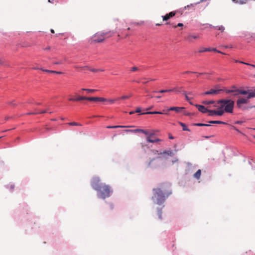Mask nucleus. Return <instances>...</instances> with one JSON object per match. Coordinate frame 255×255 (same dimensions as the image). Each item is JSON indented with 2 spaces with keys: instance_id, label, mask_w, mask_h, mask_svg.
Instances as JSON below:
<instances>
[{
  "instance_id": "42",
  "label": "nucleus",
  "mask_w": 255,
  "mask_h": 255,
  "mask_svg": "<svg viewBox=\"0 0 255 255\" xmlns=\"http://www.w3.org/2000/svg\"><path fill=\"white\" fill-rule=\"evenodd\" d=\"M183 26V23H179L177 25H173V27L174 28H176L177 27H182Z\"/></svg>"
},
{
  "instance_id": "18",
  "label": "nucleus",
  "mask_w": 255,
  "mask_h": 255,
  "mask_svg": "<svg viewBox=\"0 0 255 255\" xmlns=\"http://www.w3.org/2000/svg\"><path fill=\"white\" fill-rule=\"evenodd\" d=\"M252 91H250L249 90L246 91V90H243L238 89L237 92H238L240 94V95H245L248 94V96L249 95V93H250Z\"/></svg>"
},
{
  "instance_id": "24",
  "label": "nucleus",
  "mask_w": 255,
  "mask_h": 255,
  "mask_svg": "<svg viewBox=\"0 0 255 255\" xmlns=\"http://www.w3.org/2000/svg\"><path fill=\"white\" fill-rule=\"evenodd\" d=\"M226 93L227 94H230V93H234V92H237L238 91V89H226L225 90Z\"/></svg>"
},
{
  "instance_id": "45",
  "label": "nucleus",
  "mask_w": 255,
  "mask_h": 255,
  "mask_svg": "<svg viewBox=\"0 0 255 255\" xmlns=\"http://www.w3.org/2000/svg\"><path fill=\"white\" fill-rule=\"evenodd\" d=\"M139 69L137 67H133L131 68V71L132 72H134V71H137Z\"/></svg>"
},
{
  "instance_id": "37",
  "label": "nucleus",
  "mask_w": 255,
  "mask_h": 255,
  "mask_svg": "<svg viewBox=\"0 0 255 255\" xmlns=\"http://www.w3.org/2000/svg\"><path fill=\"white\" fill-rule=\"evenodd\" d=\"M214 103L215 102L214 101H205L203 102V103L205 105L214 104Z\"/></svg>"
},
{
  "instance_id": "59",
  "label": "nucleus",
  "mask_w": 255,
  "mask_h": 255,
  "mask_svg": "<svg viewBox=\"0 0 255 255\" xmlns=\"http://www.w3.org/2000/svg\"><path fill=\"white\" fill-rule=\"evenodd\" d=\"M231 89H238L236 86H233L231 87Z\"/></svg>"
},
{
  "instance_id": "38",
  "label": "nucleus",
  "mask_w": 255,
  "mask_h": 255,
  "mask_svg": "<svg viewBox=\"0 0 255 255\" xmlns=\"http://www.w3.org/2000/svg\"><path fill=\"white\" fill-rule=\"evenodd\" d=\"M41 70L43 71H44V72H48V73H56V71H53V70H46V69H43L42 68H41Z\"/></svg>"
},
{
  "instance_id": "56",
  "label": "nucleus",
  "mask_w": 255,
  "mask_h": 255,
  "mask_svg": "<svg viewBox=\"0 0 255 255\" xmlns=\"http://www.w3.org/2000/svg\"><path fill=\"white\" fill-rule=\"evenodd\" d=\"M243 123V121H238L236 122V124H242Z\"/></svg>"
},
{
  "instance_id": "36",
  "label": "nucleus",
  "mask_w": 255,
  "mask_h": 255,
  "mask_svg": "<svg viewBox=\"0 0 255 255\" xmlns=\"http://www.w3.org/2000/svg\"><path fill=\"white\" fill-rule=\"evenodd\" d=\"M235 3H240V4H244V3H246V1H244V0H232Z\"/></svg>"
},
{
  "instance_id": "25",
  "label": "nucleus",
  "mask_w": 255,
  "mask_h": 255,
  "mask_svg": "<svg viewBox=\"0 0 255 255\" xmlns=\"http://www.w3.org/2000/svg\"><path fill=\"white\" fill-rule=\"evenodd\" d=\"M82 91H86L88 93H94L96 91H97V90H95V89H85V88H83L81 89Z\"/></svg>"
},
{
  "instance_id": "21",
  "label": "nucleus",
  "mask_w": 255,
  "mask_h": 255,
  "mask_svg": "<svg viewBox=\"0 0 255 255\" xmlns=\"http://www.w3.org/2000/svg\"><path fill=\"white\" fill-rule=\"evenodd\" d=\"M201 174V170L198 169L197 171L194 174L193 177L197 179H199Z\"/></svg>"
},
{
  "instance_id": "62",
  "label": "nucleus",
  "mask_w": 255,
  "mask_h": 255,
  "mask_svg": "<svg viewBox=\"0 0 255 255\" xmlns=\"http://www.w3.org/2000/svg\"><path fill=\"white\" fill-rule=\"evenodd\" d=\"M134 113H135L134 111H131V112H129V114L130 115L133 114Z\"/></svg>"
},
{
  "instance_id": "39",
  "label": "nucleus",
  "mask_w": 255,
  "mask_h": 255,
  "mask_svg": "<svg viewBox=\"0 0 255 255\" xmlns=\"http://www.w3.org/2000/svg\"><path fill=\"white\" fill-rule=\"evenodd\" d=\"M216 27L218 29L220 30L221 32H223L225 30V27L222 25L216 26Z\"/></svg>"
},
{
  "instance_id": "40",
  "label": "nucleus",
  "mask_w": 255,
  "mask_h": 255,
  "mask_svg": "<svg viewBox=\"0 0 255 255\" xmlns=\"http://www.w3.org/2000/svg\"><path fill=\"white\" fill-rule=\"evenodd\" d=\"M158 216L159 219H162V212L161 210L158 211Z\"/></svg>"
},
{
  "instance_id": "51",
  "label": "nucleus",
  "mask_w": 255,
  "mask_h": 255,
  "mask_svg": "<svg viewBox=\"0 0 255 255\" xmlns=\"http://www.w3.org/2000/svg\"><path fill=\"white\" fill-rule=\"evenodd\" d=\"M195 73L196 72L187 71L183 72V74H187V73Z\"/></svg>"
},
{
  "instance_id": "49",
  "label": "nucleus",
  "mask_w": 255,
  "mask_h": 255,
  "mask_svg": "<svg viewBox=\"0 0 255 255\" xmlns=\"http://www.w3.org/2000/svg\"><path fill=\"white\" fill-rule=\"evenodd\" d=\"M9 104L14 106L15 105V101H11V102H10L9 103Z\"/></svg>"
},
{
  "instance_id": "33",
  "label": "nucleus",
  "mask_w": 255,
  "mask_h": 255,
  "mask_svg": "<svg viewBox=\"0 0 255 255\" xmlns=\"http://www.w3.org/2000/svg\"><path fill=\"white\" fill-rule=\"evenodd\" d=\"M194 125L196 126H198V127H204V126L207 127V126H210V125H208V124H201V123L195 124Z\"/></svg>"
},
{
  "instance_id": "11",
  "label": "nucleus",
  "mask_w": 255,
  "mask_h": 255,
  "mask_svg": "<svg viewBox=\"0 0 255 255\" xmlns=\"http://www.w3.org/2000/svg\"><path fill=\"white\" fill-rule=\"evenodd\" d=\"M221 89L219 90H214V89H211L210 91H207L203 94V95H217L220 93V91H221Z\"/></svg>"
},
{
  "instance_id": "26",
  "label": "nucleus",
  "mask_w": 255,
  "mask_h": 255,
  "mask_svg": "<svg viewBox=\"0 0 255 255\" xmlns=\"http://www.w3.org/2000/svg\"><path fill=\"white\" fill-rule=\"evenodd\" d=\"M255 97V89L254 91H252L250 93H249V95L248 96V99H251L252 98Z\"/></svg>"
},
{
  "instance_id": "23",
  "label": "nucleus",
  "mask_w": 255,
  "mask_h": 255,
  "mask_svg": "<svg viewBox=\"0 0 255 255\" xmlns=\"http://www.w3.org/2000/svg\"><path fill=\"white\" fill-rule=\"evenodd\" d=\"M151 152L154 155H161L162 154V152H159L158 150L155 149L151 150Z\"/></svg>"
},
{
  "instance_id": "10",
  "label": "nucleus",
  "mask_w": 255,
  "mask_h": 255,
  "mask_svg": "<svg viewBox=\"0 0 255 255\" xmlns=\"http://www.w3.org/2000/svg\"><path fill=\"white\" fill-rule=\"evenodd\" d=\"M176 13V11H171L170 12L166 14L165 15L162 16L163 20L167 21L169 19L174 16Z\"/></svg>"
},
{
  "instance_id": "27",
  "label": "nucleus",
  "mask_w": 255,
  "mask_h": 255,
  "mask_svg": "<svg viewBox=\"0 0 255 255\" xmlns=\"http://www.w3.org/2000/svg\"><path fill=\"white\" fill-rule=\"evenodd\" d=\"M163 114V112L155 111V112H147L146 113H143L142 114Z\"/></svg>"
},
{
  "instance_id": "54",
  "label": "nucleus",
  "mask_w": 255,
  "mask_h": 255,
  "mask_svg": "<svg viewBox=\"0 0 255 255\" xmlns=\"http://www.w3.org/2000/svg\"><path fill=\"white\" fill-rule=\"evenodd\" d=\"M185 115H187V116H190V115H193V114H192V113H185L184 114Z\"/></svg>"
},
{
  "instance_id": "43",
  "label": "nucleus",
  "mask_w": 255,
  "mask_h": 255,
  "mask_svg": "<svg viewBox=\"0 0 255 255\" xmlns=\"http://www.w3.org/2000/svg\"><path fill=\"white\" fill-rule=\"evenodd\" d=\"M235 62H237V63H240L244 64H245V65H250V63H246V62H243V61H241L235 60Z\"/></svg>"
},
{
  "instance_id": "9",
  "label": "nucleus",
  "mask_w": 255,
  "mask_h": 255,
  "mask_svg": "<svg viewBox=\"0 0 255 255\" xmlns=\"http://www.w3.org/2000/svg\"><path fill=\"white\" fill-rule=\"evenodd\" d=\"M176 13V11H171L170 12L166 14L165 15L162 16L163 20L167 21L169 19L174 16Z\"/></svg>"
},
{
  "instance_id": "58",
  "label": "nucleus",
  "mask_w": 255,
  "mask_h": 255,
  "mask_svg": "<svg viewBox=\"0 0 255 255\" xmlns=\"http://www.w3.org/2000/svg\"><path fill=\"white\" fill-rule=\"evenodd\" d=\"M217 52L218 53H221V54H225V53H223V52H221V51H220L217 50Z\"/></svg>"
},
{
  "instance_id": "14",
  "label": "nucleus",
  "mask_w": 255,
  "mask_h": 255,
  "mask_svg": "<svg viewBox=\"0 0 255 255\" xmlns=\"http://www.w3.org/2000/svg\"><path fill=\"white\" fill-rule=\"evenodd\" d=\"M89 97L86 96H78L75 98V102L81 101L82 100H88L89 101Z\"/></svg>"
},
{
  "instance_id": "16",
  "label": "nucleus",
  "mask_w": 255,
  "mask_h": 255,
  "mask_svg": "<svg viewBox=\"0 0 255 255\" xmlns=\"http://www.w3.org/2000/svg\"><path fill=\"white\" fill-rule=\"evenodd\" d=\"M200 36L198 34L197 35H189L187 38V39L190 42L192 41V39H198Z\"/></svg>"
},
{
  "instance_id": "5",
  "label": "nucleus",
  "mask_w": 255,
  "mask_h": 255,
  "mask_svg": "<svg viewBox=\"0 0 255 255\" xmlns=\"http://www.w3.org/2000/svg\"><path fill=\"white\" fill-rule=\"evenodd\" d=\"M220 108H223L225 112L232 113L235 103L232 100L222 99L218 101Z\"/></svg>"
},
{
  "instance_id": "13",
  "label": "nucleus",
  "mask_w": 255,
  "mask_h": 255,
  "mask_svg": "<svg viewBox=\"0 0 255 255\" xmlns=\"http://www.w3.org/2000/svg\"><path fill=\"white\" fill-rule=\"evenodd\" d=\"M195 106L198 108V110L202 113H206L208 111V109L204 106L196 104Z\"/></svg>"
},
{
  "instance_id": "2",
  "label": "nucleus",
  "mask_w": 255,
  "mask_h": 255,
  "mask_svg": "<svg viewBox=\"0 0 255 255\" xmlns=\"http://www.w3.org/2000/svg\"><path fill=\"white\" fill-rule=\"evenodd\" d=\"M153 190L154 194L152 198L154 203L158 205L162 204L165 200L166 198L171 194V191H167L163 193V191L160 188H154Z\"/></svg>"
},
{
  "instance_id": "20",
  "label": "nucleus",
  "mask_w": 255,
  "mask_h": 255,
  "mask_svg": "<svg viewBox=\"0 0 255 255\" xmlns=\"http://www.w3.org/2000/svg\"><path fill=\"white\" fill-rule=\"evenodd\" d=\"M182 109H184V108L172 107L169 109L168 111H175L177 113H179Z\"/></svg>"
},
{
  "instance_id": "3",
  "label": "nucleus",
  "mask_w": 255,
  "mask_h": 255,
  "mask_svg": "<svg viewBox=\"0 0 255 255\" xmlns=\"http://www.w3.org/2000/svg\"><path fill=\"white\" fill-rule=\"evenodd\" d=\"M125 131L126 132H130L133 133L141 132L144 134L146 136V139L147 142L155 143L161 141V139L159 138H151V137L154 135V133L153 132H150L148 130L136 128L135 129H127Z\"/></svg>"
},
{
  "instance_id": "61",
  "label": "nucleus",
  "mask_w": 255,
  "mask_h": 255,
  "mask_svg": "<svg viewBox=\"0 0 255 255\" xmlns=\"http://www.w3.org/2000/svg\"><path fill=\"white\" fill-rule=\"evenodd\" d=\"M249 66H251L254 68H255V65L254 64H250V65H249Z\"/></svg>"
},
{
  "instance_id": "64",
  "label": "nucleus",
  "mask_w": 255,
  "mask_h": 255,
  "mask_svg": "<svg viewBox=\"0 0 255 255\" xmlns=\"http://www.w3.org/2000/svg\"><path fill=\"white\" fill-rule=\"evenodd\" d=\"M50 31H51V33H54V32H55L54 30L53 29H51L50 30Z\"/></svg>"
},
{
  "instance_id": "53",
  "label": "nucleus",
  "mask_w": 255,
  "mask_h": 255,
  "mask_svg": "<svg viewBox=\"0 0 255 255\" xmlns=\"http://www.w3.org/2000/svg\"><path fill=\"white\" fill-rule=\"evenodd\" d=\"M181 88H174V89H177V91H175V92H181L182 91H181L180 90V89H181Z\"/></svg>"
},
{
  "instance_id": "57",
  "label": "nucleus",
  "mask_w": 255,
  "mask_h": 255,
  "mask_svg": "<svg viewBox=\"0 0 255 255\" xmlns=\"http://www.w3.org/2000/svg\"><path fill=\"white\" fill-rule=\"evenodd\" d=\"M169 139H172L174 138V137L170 134H169Z\"/></svg>"
},
{
  "instance_id": "55",
  "label": "nucleus",
  "mask_w": 255,
  "mask_h": 255,
  "mask_svg": "<svg viewBox=\"0 0 255 255\" xmlns=\"http://www.w3.org/2000/svg\"><path fill=\"white\" fill-rule=\"evenodd\" d=\"M36 114H38V113H28L27 114V115H36Z\"/></svg>"
},
{
  "instance_id": "44",
  "label": "nucleus",
  "mask_w": 255,
  "mask_h": 255,
  "mask_svg": "<svg viewBox=\"0 0 255 255\" xmlns=\"http://www.w3.org/2000/svg\"><path fill=\"white\" fill-rule=\"evenodd\" d=\"M162 154H168V155H171L172 153V152L171 151H164V152H162Z\"/></svg>"
},
{
  "instance_id": "41",
  "label": "nucleus",
  "mask_w": 255,
  "mask_h": 255,
  "mask_svg": "<svg viewBox=\"0 0 255 255\" xmlns=\"http://www.w3.org/2000/svg\"><path fill=\"white\" fill-rule=\"evenodd\" d=\"M183 92V94L184 95H185V98H186V100L187 101H189L190 100V98H189V97L187 95V94H186V92L184 91H182Z\"/></svg>"
},
{
  "instance_id": "19",
  "label": "nucleus",
  "mask_w": 255,
  "mask_h": 255,
  "mask_svg": "<svg viewBox=\"0 0 255 255\" xmlns=\"http://www.w3.org/2000/svg\"><path fill=\"white\" fill-rule=\"evenodd\" d=\"M177 89H169V90H161L160 91H159L158 92L156 91H153V93H164L166 92H169L171 91H176Z\"/></svg>"
},
{
  "instance_id": "34",
  "label": "nucleus",
  "mask_w": 255,
  "mask_h": 255,
  "mask_svg": "<svg viewBox=\"0 0 255 255\" xmlns=\"http://www.w3.org/2000/svg\"><path fill=\"white\" fill-rule=\"evenodd\" d=\"M74 68H80L82 70H88L89 69V67L87 66H83V67H79L78 66H75Z\"/></svg>"
},
{
  "instance_id": "28",
  "label": "nucleus",
  "mask_w": 255,
  "mask_h": 255,
  "mask_svg": "<svg viewBox=\"0 0 255 255\" xmlns=\"http://www.w3.org/2000/svg\"><path fill=\"white\" fill-rule=\"evenodd\" d=\"M67 124H68L69 126H82V125L80 123H76V122H71L68 123Z\"/></svg>"
},
{
  "instance_id": "22",
  "label": "nucleus",
  "mask_w": 255,
  "mask_h": 255,
  "mask_svg": "<svg viewBox=\"0 0 255 255\" xmlns=\"http://www.w3.org/2000/svg\"><path fill=\"white\" fill-rule=\"evenodd\" d=\"M210 124H224L227 125V124L225 122L220 121H211L209 122Z\"/></svg>"
},
{
  "instance_id": "6",
  "label": "nucleus",
  "mask_w": 255,
  "mask_h": 255,
  "mask_svg": "<svg viewBox=\"0 0 255 255\" xmlns=\"http://www.w3.org/2000/svg\"><path fill=\"white\" fill-rule=\"evenodd\" d=\"M114 34V32L111 31L98 32L92 36L91 41L95 43L101 42L104 41L105 38L112 36Z\"/></svg>"
},
{
  "instance_id": "35",
  "label": "nucleus",
  "mask_w": 255,
  "mask_h": 255,
  "mask_svg": "<svg viewBox=\"0 0 255 255\" xmlns=\"http://www.w3.org/2000/svg\"><path fill=\"white\" fill-rule=\"evenodd\" d=\"M119 99H109V100H108V101H107L106 102H108L110 104H114L116 101L117 100H119Z\"/></svg>"
},
{
  "instance_id": "60",
  "label": "nucleus",
  "mask_w": 255,
  "mask_h": 255,
  "mask_svg": "<svg viewBox=\"0 0 255 255\" xmlns=\"http://www.w3.org/2000/svg\"><path fill=\"white\" fill-rule=\"evenodd\" d=\"M61 63H62V62L60 61L54 63L55 64H61Z\"/></svg>"
},
{
  "instance_id": "31",
  "label": "nucleus",
  "mask_w": 255,
  "mask_h": 255,
  "mask_svg": "<svg viewBox=\"0 0 255 255\" xmlns=\"http://www.w3.org/2000/svg\"><path fill=\"white\" fill-rule=\"evenodd\" d=\"M179 124L181 125V126L182 127L183 130L189 131V129L187 128V127L185 124L182 123H180Z\"/></svg>"
},
{
  "instance_id": "12",
  "label": "nucleus",
  "mask_w": 255,
  "mask_h": 255,
  "mask_svg": "<svg viewBox=\"0 0 255 255\" xmlns=\"http://www.w3.org/2000/svg\"><path fill=\"white\" fill-rule=\"evenodd\" d=\"M89 101L94 102H106L108 100L107 99L102 97H89Z\"/></svg>"
},
{
  "instance_id": "46",
  "label": "nucleus",
  "mask_w": 255,
  "mask_h": 255,
  "mask_svg": "<svg viewBox=\"0 0 255 255\" xmlns=\"http://www.w3.org/2000/svg\"><path fill=\"white\" fill-rule=\"evenodd\" d=\"M89 69L90 70H91V71L94 72H99V69H90L89 68Z\"/></svg>"
},
{
  "instance_id": "52",
  "label": "nucleus",
  "mask_w": 255,
  "mask_h": 255,
  "mask_svg": "<svg viewBox=\"0 0 255 255\" xmlns=\"http://www.w3.org/2000/svg\"><path fill=\"white\" fill-rule=\"evenodd\" d=\"M46 112H47L46 110H44V111H41L40 112H38L37 113H38V114H44V113H46Z\"/></svg>"
},
{
  "instance_id": "1",
  "label": "nucleus",
  "mask_w": 255,
  "mask_h": 255,
  "mask_svg": "<svg viewBox=\"0 0 255 255\" xmlns=\"http://www.w3.org/2000/svg\"><path fill=\"white\" fill-rule=\"evenodd\" d=\"M91 185L93 188L97 191V196L99 198L105 199L110 197L112 193L110 186L101 183L98 177H95L92 179Z\"/></svg>"
},
{
  "instance_id": "17",
  "label": "nucleus",
  "mask_w": 255,
  "mask_h": 255,
  "mask_svg": "<svg viewBox=\"0 0 255 255\" xmlns=\"http://www.w3.org/2000/svg\"><path fill=\"white\" fill-rule=\"evenodd\" d=\"M133 126H108V128H132Z\"/></svg>"
},
{
  "instance_id": "48",
  "label": "nucleus",
  "mask_w": 255,
  "mask_h": 255,
  "mask_svg": "<svg viewBox=\"0 0 255 255\" xmlns=\"http://www.w3.org/2000/svg\"><path fill=\"white\" fill-rule=\"evenodd\" d=\"M240 94L238 92H234V93H233V96H237Z\"/></svg>"
},
{
  "instance_id": "63",
  "label": "nucleus",
  "mask_w": 255,
  "mask_h": 255,
  "mask_svg": "<svg viewBox=\"0 0 255 255\" xmlns=\"http://www.w3.org/2000/svg\"><path fill=\"white\" fill-rule=\"evenodd\" d=\"M50 49V47L48 46L46 48H45V50H49Z\"/></svg>"
},
{
  "instance_id": "47",
  "label": "nucleus",
  "mask_w": 255,
  "mask_h": 255,
  "mask_svg": "<svg viewBox=\"0 0 255 255\" xmlns=\"http://www.w3.org/2000/svg\"><path fill=\"white\" fill-rule=\"evenodd\" d=\"M68 100L69 101H72V102H75V98H70L68 99Z\"/></svg>"
},
{
  "instance_id": "4",
  "label": "nucleus",
  "mask_w": 255,
  "mask_h": 255,
  "mask_svg": "<svg viewBox=\"0 0 255 255\" xmlns=\"http://www.w3.org/2000/svg\"><path fill=\"white\" fill-rule=\"evenodd\" d=\"M220 108H223L225 112L232 113L235 103L232 100L222 99L218 101Z\"/></svg>"
},
{
  "instance_id": "7",
  "label": "nucleus",
  "mask_w": 255,
  "mask_h": 255,
  "mask_svg": "<svg viewBox=\"0 0 255 255\" xmlns=\"http://www.w3.org/2000/svg\"><path fill=\"white\" fill-rule=\"evenodd\" d=\"M248 98V97H247ZM248 98L245 99L244 98H239L237 101V107L240 109H242L243 110H246L248 109H251L253 108H255V106H251V107H248L247 108H243V104H247L248 103Z\"/></svg>"
},
{
  "instance_id": "30",
  "label": "nucleus",
  "mask_w": 255,
  "mask_h": 255,
  "mask_svg": "<svg viewBox=\"0 0 255 255\" xmlns=\"http://www.w3.org/2000/svg\"><path fill=\"white\" fill-rule=\"evenodd\" d=\"M131 96H132V94H130L128 96H122L121 97L118 98V99L126 100V99L129 98Z\"/></svg>"
},
{
  "instance_id": "15",
  "label": "nucleus",
  "mask_w": 255,
  "mask_h": 255,
  "mask_svg": "<svg viewBox=\"0 0 255 255\" xmlns=\"http://www.w3.org/2000/svg\"><path fill=\"white\" fill-rule=\"evenodd\" d=\"M217 108L218 110L216 111V115L222 116L224 114V112H225V111L223 110V108H220V105H219V107H218Z\"/></svg>"
},
{
  "instance_id": "32",
  "label": "nucleus",
  "mask_w": 255,
  "mask_h": 255,
  "mask_svg": "<svg viewBox=\"0 0 255 255\" xmlns=\"http://www.w3.org/2000/svg\"><path fill=\"white\" fill-rule=\"evenodd\" d=\"M206 51H211V48H203L199 50V52H206Z\"/></svg>"
},
{
  "instance_id": "29",
  "label": "nucleus",
  "mask_w": 255,
  "mask_h": 255,
  "mask_svg": "<svg viewBox=\"0 0 255 255\" xmlns=\"http://www.w3.org/2000/svg\"><path fill=\"white\" fill-rule=\"evenodd\" d=\"M208 113V115L210 116H213L214 115H216V110H208L207 112Z\"/></svg>"
},
{
  "instance_id": "8",
  "label": "nucleus",
  "mask_w": 255,
  "mask_h": 255,
  "mask_svg": "<svg viewBox=\"0 0 255 255\" xmlns=\"http://www.w3.org/2000/svg\"><path fill=\"white\" fill-rule=\"evenodd\" d=\"M160 156L151 159L148 163V166L150 167H156L158 165L157 162L158 159L160 158Z\"/></svg>"
},
{
  "instance_id": "50",
  "label": "nucleus",
  "mask_w": 255,
  "mask_h": 255,
  "mask_svg": "<svg viewBox=\"0 0 255 255\" xmlns=\"http://www.w3.org/2000/svg\"><path fill=\"white\" fill-rule=\"evenodd\" d=\"M141 111V109L140 108H137L136 110V111H135V113H139Z\"/></svg>"
}]
</instances>
